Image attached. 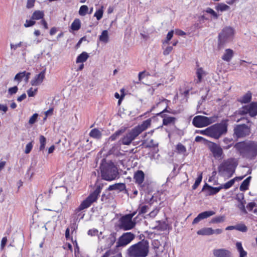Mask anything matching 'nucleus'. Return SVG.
Masks as SVG:
<instances>
[{
    "label": "nucleus",
    "instance_id": "1",
    "mask_svg": "<svg viewBox=\"0 0 257 257\" xmlns=\"http://www.w3.org/2000/svg\"><path fill=\"white\" fill-rule=\"evenodd\" d=\"M239 155L248 161L255 160L257 157V143L248 140L236 143L234 146Z\"/></svg>",
    "mask_w": 257,
    "mask_h": 257
},
{
    "label": "nucleus",
    "instance_id": "2",
    "mask_svg": "<svg viewBox=\"0 0 257 257\" xmlns=\"http://www.w3.org/2000/svg\"><path fill=\"white\" fill-rule=\"evenodd\" d=\"M151 123V119H148L144 121L141 124H139L132 129L129 130L122 138L120 142L123 145H130L138 136L143 132L147 130Z\"/></svg>",
    "mask_w": 257,
    "mask_h": 257
},
{
    "label": "nucleus",
    "instance_id": "3",
    "mask_svg": "<svg viewBox=\"0 0 257 257\" xmlns=\"http://www.w3.org/2000/svg\"><path fill=\"white\" fill-rule=\"evenodd\" d=\"M149 245L147 241L142 240L131 246L127 249L130 257H146L149 251Z\"/></svg>",
    "mask_w": 257,
    "mask_h": 257
},
{
    "label": "nucleus",
    "instance_id": "4",
    "mask_svg": "<svg viewBox=\"0 0 257 257\" xmlns=\"http://www.w3.org/2000/svg\"><path fill=\"white\" fill-rule=\"evenodd\" d=\"M100 170L102 179L106 181L114 180L118 175L117 168L112 162H102Z\"/></svg>",
    "mask_w": 257,
    "mask_h": 257
},
{
    "label": "nucleus",
    "instance_id": "5",
    "mask_svg": "<svg viewBox=\"0 0 257 257\" xmlns=\"http://www.w3.org/2000/svg\"><path fill=\"white\" fill-rule=\"evenodd\" d=\"M234 33L235 31L231 27L226 26L222 29L218 36V49H222L226 43L232 40Z\"/></svg>",
    "mask_w": 257,
    "mask_h": 257
},
{
    "label": "nucleus",
    "instance_id": "6",
    "mask_svg": "<svg viewBox=\"0 0 257 257\" xmlns=\"http://www.w3.org/2000/svg\"><path fill=\"white\" fill-rule=\"evenodd\" d=\"M236 165L237 164L234 159H228L219 166L218 173L223 177L230 178L234 172Z\"/></svg>",
    "mask_w": 257,
    "mask_h": 257
},
{
    "label": "nucleus",
    "instance_id": "7",
    "mask_svg": "<svg viewBox=\"0 0 257 257\" xmlns=\"http://www.w3.org/2000/svg\"><path fill=\"white\" fill-rule=\"evenodd\" d=\"M101 190V187L97 186L95 190L91 193L85 200H83L80 205L75 209V212L78 213L79 212L88 208L91 204L95 202L99 195Z\"/></svg>",
    "mask_w": 257,
    "mask_h": 257
},
{
    "label": "nucleus",
    "instance_id": "8",
    "mask_svg": "<svg viewBox=\"0 0 257 257\" xmlns=\"http://www.w3.org/2000/svg\"><path fill=\"white\" fill-rule=\"evenodd\" d=\"M218 116L217 115H214L211 117L197 115L194 117L192 123L196 127H202L215 122Z\"/></svg>",
    "mask_w": 257,
    "mask_h": 257
},
{
    "label": "nucleus",
    "instance_id": "9",
    "mask_svg": "<svg viewBox=\"0 0 257 257\" xmlns=\"http://www.w3.org/2000/svg\"><path fill=\"white\" fill-rule=\"evenodd\" d=\"M227 131V124L225 121L215 124L210 126L211 137L218 139Z\"/></svg>",
    "mask_w": 257,
    "mask_h": 257
},
{
    "label": "nucleus",
    "instance_id": "10",
    "mask_svg": "<svg viewBox=\"0 0 257 257\" xmlns=\"http://www.w3.org/2000/svg\"><path fill=\"white\" fill-rule=\"evenodd\" d=\"M102 235V232H100L98 235V242L104 248H110L116 241V233L113 232L106 235Z\"/></svg>",
    "mask_w": 257,
    "mask_h": 257
},
{
    "label": "nucleus",
    "instance_id": "11",
    "mask_svg": "<svg viewBox=\"0 0 257 257\" xmlns=\"http://www.w3.org/2000/svg\"><path fill=\"white\" fill-rule=\"evenodd\" d=\"M136 212L123 216L119 219V227L123 230H127L133 228L136 222L132 220Z\"/></svg>",
    "mask_w": 257,
    "mask_h": 257
},
{
    "label": "nucleus",
    "instance_id": "12",
    "mask_svg": "<svg viewBox=\"0 0 257 257\" xmlns=\"http://www.w3.org/2000/svg\"><path fill=\"white\" fill-rule=\"evenodd\" d=\"M234 136L236 138H241L248 136L250 133L249 127L245 124H238L234 127Z\"/></svg>",
    "mask_w": 257,
    "mask_h": 257
},
{
    "label": "nucleus",
    "instance_id": "13",
    "mask_svg": "<svg viewBox=\"0 0 257 257\" xmlns=\"http://www.w3.org/2000/svg\"><path fill=\"white\" fill-rule=\"evenodd\" d=\"M238 113L244 115L248 113L251 117L257 115V102H253L249 105L242 107L238 110Z\"/></svg>",
    "mask_w": 257,
    "mask_h": 257
},
{
    "label": "nucleus",
    "instance_id": "14",
    "mask_svg": "<svg viewBox=\"0 0 257 257\" xmlns=\"http://www.w3.org/2000/svg\"><path fill=\"white\" fill-rule=\"evenodd\" d=\"M135 238V235L131 232L124 233L116 242V247L123 246L130 243Z\"/></svg>",
    "mask_w": 257,
    "mask_h": 257
},
{
    "label": "nucleus",
    "instance_id": "15",
    "mask_svg": "<svg viewBox=\"0 0 257 257\" xmlns=\"http://www.w3.org/2000/svg\"><path fill=\"white\" fill-rule=\"evenodd\" d=\"M167 111V109L165 108L162 111L157 113V115H161L163 118V124L164 125H168L171 124H174L176 120V118L173 116H170L169 115L164 113L165 112Z\"/></svg>",
    "mask_w": 257,
    "mask_h": 257
},
{
    "label": "nucleus",
    "instance_id": "16",
    "mask_svg": "<svg viewBox=\"0 0 257 257\" xmlns=\"http://www.w3.org/2000/svg\"><path fill=\"white\" fill-rule=\"evenodd\" d=\"M209 149L212 152L214 157L217 159L221 158V156L223 154V150L218 145L211 143L209 145Z\"/></svg>",
    "mask_w": 257,
    "mask_h": 257
},
{
    "label": "nucleus",
    "instance_id": "17",
    "mask_svg": "<svg viewBox=\"0 0 257 257\" xmlns=\"http://www.w3.org/2000/svg\"><path fill=\"white\" fill-rule=\"evenodd\" d=\"M45 77V70L41 71L39 74L36 75L33 80H31V83L33 86H38L41 84L43 81Z\"/></svg>",
    "mask_w": 257,
    "mask_h": 257
},
{
    "label": "nucleus",
    "instance_id": "18",
    "mask_svg": "<svg viewBox=\"0 0 257 257\" xmlns=\"http://www.w3.org/2000/svg\"><path fill=\"white\" fill-rule=\"evenodd\" d=\"M213 254L215 257H231L230 251L224 248L214 249Z\"/></svg>",
    "mask_w": 257,
    "mask_h": 257
},
{
    "label": "nucleus",
    "instance_id": "19",
    "mask_svg": "<svg viewBox=\"0 0 257 257\" xmlns=\"http://www.w3.org/2000/svg\"><path fill=\"white\" fill-rule=\"evenodd\" d=\"M215 212L213 211H208L203 212L198 215V216L195 218L192 222L193 224L197 223L201 219L206 218L209 216L215 214Z\"/></svg>",
    "mask_w": 257,
    "mask_h": 257
},
{
    "label": "nucleus",
    "instance_id": "20",
    "mask_svg": "<svg viewBox=\"0 0 257 257\" xmlns=\"http://www.w3.org/2000/svg\"><path fill=\"white\" fill-rule=\"evenodd\" d=\"M234 55V52L230 49L225 50L224 53L222 56V59L226 62H229Z\"/></svg>",
    "mask_w": 257,
    "mask_h": 257
},
{
    "label": "nucleus",
    "instance_id": "21",
    "mask_svg": "<svg viewBox=\"0 0 257 257\" xmlns=\"http://www.w3.org/2000/svg\"><path fill=\"white\" fill-rule=\"evenodd\" d=\"M145 175L144 172L139 170L135 174L134 179L136 181V182L139 184H142L144 180Z\"/></svg>",
    "mask_w": 257,
    "mask_h": 257
},
{
    "label": "nucleus",
    "instance_id": "22",
    "mask_svg": "<svg viewBox=\"0 0 257 257\" xmlns=\"http://www.w3.org/2000/svg\"><path fill=\"white\" fill-rule=\"evenodd\" d=\"M125 189V185L123 183H117L109 186L108 188V190H119L121 191Z\"/></svg>",
    "mask_w": 257,
    "mask_h": 257
},
{
    "label": "nucleus",
    "instance_id": "23",
    "mask_svg": "<svg viewBox=\"0 0 257 257\" xmlns=\"http://www.w3.org/2000/svg\"><path fill=\"white\" fill-rule=\"evenodd\" d=\"M197 233L201 235H210L212 234V228L210 227L203 228L198 230Z\"/></svg>",
    "mask_w": 257,
    "mask_h": 257
},
{
    "label": "nucleus",
    "instance_id": "24",
    "mask_svg": "<svg viewBox=\"0 0 257 257\" xmlns=\"http://www.w3.org/2000/svg\"><path fill=\"white\" fill-rule=\"evenodd\" d=\"M100 41L107 43L109 40L108 32L107 30H103L99 37Z\"/></svg>",
    "mask_w": 257,
    "mask_h": 257
},
{
    "label": "nucleus",
    "instance_id": "25",
    "mask_svg": "<svg viewBox=\"0 0 257 257\" xmlns=\"http://www.w3.org/2000/svg\"><path fill=\"white\" fill-rule=\"evenodd\" d=\"M44 16V13L43 11H36L34 12L31 17L32 20H39L43 19Z\"/></svg>",
    "mask_w": 257,
    "mask_h": 257
},
{
    "label": "nucleus",
    "instance_id": "26",
    "mask_svg": "<svg viewBox=\"0 0 257 257\" xmlns=\"http://www.w3.org/2000/svg\"><path fill=\"white\" fill-rule=\"evenodd\" d=\"M88 57V54L86 52H84L78 56L76 59V63H83L87 60Z\"/></svg>",
    "mask_w": 257,
    "mask_h": 257
},
{
    "label": "nucleus",
    "instance_id": "27",
    "mask_svg": "<svg viewBox=\"0 0 257 257\" xmlns=\"http://www.w3.org/2000/svg\"><path fill=\"white\" fill-rule=\"evenodd\" d=\"M250 179L251 177L249 176L242 182L239 187V189L241 191H245L248 189V186L249 185Z\"/></svg>",
    "mask_w": 257,
    "mask_h": 257
},
{
    "label": "nucleus",
    "instance_id": "28",
    "mask_svg": "<svg viewBox=\"0 0 257 257\" xmlns=\"http://www.w3.org/2000/svg\"><path fill=\"white\" fill-rule=\"evenodd\" d=\"M236 247L239 252V257H245L246 256L247 252L244 250L241 242H236Z\"/></svg>",
    "mask_w": 257,
    "mask_h": 257
},
{
    "label": "nucleus",
    "instance_id": "29",
    "mask_svg": "<svg viewBox=\"0 0 257 257\" xmlns=\"http://www.w3.org/2000/svg\"><path fill=\"white\" fill-rule=\"evenodd\" d=\"M81 27V22L78 19H75L71 24V28L73 31H78Z\"/></svg>",
    "mask_w": 257,
    "mask_h": 257
},
{
    "label": "nucleus",
    "instance_id": "30",
    "mask_svg": "<svg viewBox=\"0 0 257 257\" xmlns=\"http://www.w3.org/2000/svg\"><path fill=\"white\" fill-rule=\"evenodd\" d=\"M225 216H218L213 217L210 221V223H219L223 222L225 221Z\"/></svg>",
    "mask_w": 257,
    "mask_h": 257
},
{
    "label": "nucleus",
    "instance_id": "31",
    "mask_svg": "<svg viewBox=\"0 0 257 257\" xmlns=\"http://www.w3.org/2000/svg\"><path fill=\"white\" fill-rule=\"evenodd\" d=\"M89 136L95 139H99L101 136V133L98 129L94 128L90 132Z\"/></svg>",
    "mask_w": 257,
    "mask_h": 257
},
{
    "label": "nucleus",
    "instance_id": "32",
    "mask_svg": "<svg viewBox=\"0 0 257 257\" xmlns=\"http://www.w3.org/2000/svg\"><path fill=\"white\" fill-rule=\"evenodd\" d=\"M251 99V93L249 92L246 93L244 94L240 99V102L241 103H248L249 102Z\"/></svg>",
    "mask_w": 257,
    "mask_h": 257
},
{
    "label": "nucleus",
    "instance_id": "33",
    "mask_svg": "<svg viewBox=\"0 0 257 257\" xmlns=\"http://www.w3.org/2000/svg\"><path fill=\"white\" fill-rule=\"evenodd\" d=\"M205 74V72L203 71L202 68H199L197 70L196 75L197 77V80L196 83H199L201 81L202 76Z\"/></svg>",
    "mask_w": 257,
    "mask_h": 257
},
{
    "label": "nucleus",
    "instance_id": "34",
    "mask_svg": "<svg viewBox=\"0 0 257 257\" xmlns=\"http://www.w3.org/2000/svg\"><path fill=\"white\" fill-rule=\"evenodd\" d=\"M202 191H205L207 195H214L213 187L209 186L207 184H205V185L202 188Z\"/></svg>",
    "mask_w": 257,
    "mask_h": 257
},
{
    "label": "nucleus",
    "instance_id": "35",
    "mask_svg": "<svg viewBox=\"0 0 257 257\" xmlns=\"http://www.w3.org/2000/svg\"><path fill=\"white\" fill-rule=\"evenodd\" d=\"M25 75H26V71L20 72L16 74V75L14 77V80L18 81V83H19L22 80V79L24 78Z\"/></svg>",
    "mask_w": 257,
    "mask_h": 257
},
{
    "label": "nucleus",
    "instance_id": "36",
    "mask_svg": "<svg viewBox=\"0 0 257 257\" xmlns=\"http://www.w3.org/2000/svg\"><path fill=\"white\" fill-rule=\"evenodd\" d=\"M88 11V7L86 5L81 6L79 10V14L81 16H85Z\"/></svg>",
    "mask_w": 257,
    "mask_h": 257
},
{
    "label": "nucleus",
    "instance_id": "37",
    "mask_svg": "<svg viewBox=\"0 0 257 257\" xmlns=\"http://www.w3.org/2000/svg\"><path fill=\"white\" fill-rule=\"evenodd\" d=\"M40 146L39 148V150L40 151H43L44 150L45 147V145L46 143V139L45 137L42 135H41L39 139Z\"/></svg>",
    "mask_w": 257,
    "mask_h": 257
},
{
    "label": "nucleus",
    "instance_id": "38",
    "mask_svg": "<svg viewBox=\"0 0 257 257\" xmlns=\"http://www.w3.org/2000/svg\"><path fill=\"white\" fill-rule=\"evenodd\" d=\"M103 6H101V8L96 11L94 14V16L95 17L97 20H100L103 16Z\"/></svg>",
    "mask_w": 257,
    "mask_h": 257
},
{
    "label": "nucleus",
    "instance_id": "39",
    "mask_svg": "<svg viewBox=\"0 0 257 257\" xmlns=\"http://www.w3.org/2000/svg\"><path fill=\"white\" fill-rule=\"evenodd\" d=\"M229 8L228 6L222 3L219 4L216 8V10L220 11L221 12L227 11Z\"/></svg>",
    "mask_w": 257,
    "mask_h": 257
},
{
    "label": "nucleus",
    "instance_id": "40",
    "mask_svg": "<svg viewBox=\"0 0 257 257\" xmlns=\"http://www.w3.org/2000/svg\"><path fill=\"white\" fill-rule=\"evenodd\" d=\"M124 130H120L117 131H116L115 133H114L112 135H111L110 138L109 140L111 141H114L116 139V138L119 137L122 133L124 132Z\"/></svg>",
    "mask_w": 257,
    "mask_h": 257
},
{
    "label": "nucleus",
    "instance_id": "41",
    "mask_svg": "<svg viewBox=\"0 0 257 257\" xmlns=\"http://www.w3.org/2000/svg\"><path fill=\"white\" fill-rule=\"evenodd\" d=\"M246 202L245 200H240V202H239L238 204V207L239 209L244 213L246 214L247 211L245 208V204Z\"/></svg>",
    "mask_w": 257,
    "mask_h": 257
},
{
    "label": "nucleus",
    "instance_id": "42",
    "mask_svg": "<svg viewBox=\"0 0 257 257\" xmlns=\"http://www.w3.org/2000/svg\"><path fill=\"white\" fill-rule=\"evenodd\" d=\"M202 179V173H200L196 180H195V183L192 186V189L195 190L200 184Z\"/></svg>",
    "mask_w": 257,
    "mask_h": 257
},
{
    "label": "nucleus",
    "instance_id": "43",
    "mask_svg": "<svg viewBox=\"0 0 257 257\" xmlns=\"http://www.w3.org/2000/svg\"><path fill=\"white\" fill-rule=\"evenodd\" d=\"M176 149L179 153L185 154L186 151V148L181 144H178L176 146Z\"/></svg>",
    "mask_w": 257,
    "mask_h": 257
},
{
    "label": "nucleus",
    "instance_id": "44",
    "mask_svg": "<svg viewBox=\"0 0 257 257\" xmlns=\"http://www.w3.org/2000/svg\"><path fill=\"white\" fill-rule=\"evenodd\" d=\"M196 133H200L204 135H206L211 137L210 126L204 130L197 131H196Z\"/></svg>",
    "mask_w": 257,
    "mask_h": 257
},
{
    "label": "nucleus",
    "instance_id": "45",
    "mask_svg": "<svg viewBox=\"0 0 257 257\" xmlns=\"http://www.w3.org/2000/svg\"><path fill=\"white\" fill-rule=\"evenodd\" d=\"M235 229L242 232H246L247 228L244 224H239L235 225Z\"/></svg>",
    "mask_w": 257,
    "mask_h": 257
},
{
    "label": "nucleus",
    "instance_id": "46",
    "mask_svg": "<svg viewBox=\"0 0 257 257\" xmlns=\"http://www.w3.org/2000/svg\"><path fill=\"white\" fill-rule=\"evenodd\" d=\"M256 206V204L255 203L253 202H250L249 203L247 206H246V208L247 209L251 211H253V212L254 213H257V209H254L253 210V208Z\"/></svg>",
    "mask_w": 257,
    "mask_h": 257
},
{
    "label": "nucleus",
    "instance_id": "47",
    "mask_svg": "<svg viewBox=\"0 0 257 257\" xmlns=\"http://www.w3.org/2000/svg\"><path fill=\"white\" fill-rule=\"evenodd\" d=\"M235 179H233L227 182V183H225L223 185H222L221 186H223V188L227 189L231 187L234 183Z\"/></svg>",
    "mask_w": 257,
    "mask_h": 257
},
{
    "label": "nucleus",
    "instance_id": "48",
    "mask_svg": "<svg viewBox=\"0 0 257 257\" xmlns=\"http://www.w3.org/2000/svg\"><path fill=\"white\" fill-rule=\"evenodd\" d=\"M38 114L37 113H34L30 118L29 120V123L30 124H33L34 123L36 122L37 118H38Z\"/></svg>",
    "mask_w": 257,
    "mask_h": 257
},
{
    "label": "nucleus",
    "instance_id": "49",
    "mask_svg": "<svg viewBox=\"0 0 257 257\" xmlns=\"http://www.w3.org/2000/svg\"><path fill=\"white\" fill-rule=\"evenodd\" d=\"M206 12L207 13L210 14L215 19H217L218 18V15L211 8H208L206 10Z\"/></svg>",
    "mask_w": 257,
    "mask_h": 257
},
{
    "label": "nucleus",
    "instance_id": "50",
    "mask_svg": "<svg viewBox=\"0 0 257 257\" xmlns=\"http://www.w3.org/2000/svg\"><path fill=\"white\" fill-rule=\"evenodd\" d=\"M18 90V88L17 86H15L13 87H11L8 89V93L11 94L13 95L14 94H16Z\"/></svg>",
    "mask_w": 257,
    "mask_h": 257
},
{
    "label": "nucleus",
    "instance_id": "51",
    "mask_svg": "<svg viewBox=\"0 0 257 257\" xmlns=\"http://www.w3.org/2000/svg\"><path fill=\"white\" fill-rule=\"evenodd\" d=\"M33 148V144L32 142H30L29 144H28L25 148V153L26 154H29Z\"/></svg>",
    "mask_w": 257,
    "mask_h": 257
},
{
    "label": "nucleus",
    "instance_id": "52",
    "mask_svg": "<svg viewBox=\"0 0 257 257\" xmlns=\"http://www.w3.org/2000/svg\"><path fill=\"white\" fill-rule=\"evenodd\" d=\"M37 90V89H33V88H30L27 91V93H28V96L29 97H33V96H34L35 95V93H36Z\"/></svg>",
    "mask_w": 257,
    "mask_h": 257
},
{
    "label": "nucleus",
    "instance_id": "53",
    "mask_svg": "<svg viewBox=\"0 0 257 257\" xmlns=\"http://www.w3.org/2000/svg\"><path fill=\"white\" fill-rule=\"evenodd\" d=\"M34 20H26L25 24H24V26L25 27H29L33 26L35 24V21H33Z\"/></svg>",
    "mask_w": 257,
    "mask_h": 257
},
{
    "label": "nucleus",
    "instance_id": "54",
    "mask_svg": "<svg viewBox=\"0 0 257 257\" xmlns=\"http://www.w3.org/2000/svg\"><path fill=\"white\" fill-rule=\"evenodd\" d=\"M173 50L172 46H168L163 51V54L165 56L168 55Z\"/></svg>",
    "mask_w": 257,
    "mask_h": 257
},
{
    "label": "nucleus",
    "instance_id": "55",
    "mask_svg": "<svg viewBox=\"0 0 257 257\" xmlns=\"http://www.w3.org/2000/svg\"><path fill=\"white\" fill-rule=\"evenodd\" d=\"M148 206L147 205L143 206L141 207L140 210L139 211V214H144L147 212Z\"/></svg>",
    "mask_w": 257,
    "mask_h": 257
},
{
    "label": "nucleus",
    "instance_id": "56",
    "mask_svg": "<svg viewBox=\"0 0 257 257\" xmlns=\"http://www.w3.org/2000/svg\"><path fill=\"white\" fill-rule=\"evenodd\" d=\"M173 36V31H171L169 32L166 37V40L165 42L166 43H168L169 41L172 39Z\"/></svg>",
    "mask_w": 257,
    "mask_h": 257
},
{
    "label": "nucleus",
    "instance_id": "57",
    "mask_svg": "<svg viewBox=\"0 0 257 257\" xmlns=\"http://www.w3.org/2000/svg\"><path fill=\"white\" fill-rule=\"evenodd\" d=\"M88 233L89 235H90L91 236L92 235H95L99 234V233H98V231L97 229H90L88 231Z\"/></svg>",
    "mask_w": 257,
    "mask_h": 257
},
{
    "label": "nucleus",
    "instance_id": "58",
    "mask_svg": "<svg viewBox=\"0 0 257 257\" xmlns=\"http://www.w3.org/2000/svg\"><path fill=\"white\" fill-rule=\"evenodd\" d=\"M35 0H28L27 7L28 9L31 8L34 6Z\"/></svg>",
    "mask_w": 257,
    "mask_h": 257
},
{
    "label": "nucleus",
    "instance_id": "59",
    "mask_svg": "<svg viewBox=\"0 0 257 257\" xmlns=\"http://www.w3.org/2000/svg\"><path fill=\"white\" fill-rule=\"evenodd\" d=\"M21 45H22V42H20L18 44H15V45H14L13 44H11V48L12 49L16 50L17 48L21 47Z\"/></svg>",
    "mask_w": 257,
    "mask_h": 257
},
{
    "label": "nucleus",
    "instance_id": "60",
    "mask_svg": "<svg viewBox=\"0 0 257 257\" xmlns=\"http://www.w3.org/2000/svg\"><path fill=\"white\" fill-rule=\"evenodd\" d=\"M7 238L6 237H4L2 238V240L1 241V244L2 249H3V248L4 247V246H5V245L7 243Z\"/></svg>",
    "mask_w": 257,
    "mask_h": 257
},
{
    "label": "nucleus",
    "instance_id": "61",
    "mask_svg": "<svg viewBox=\"0 0 257 257\" xmlns=\"http://www.w3.org/2000/svg\"><path fill=\"white\" fill-rule=\"evenodd\" d=\"M153 245L155 248L158 249L160 245V242L158 240H155L153 242Z\"/></svg>",
    "mask_w": 257,
    "mask_h": 257
},
{
    "label": "nucleus",
    "instance_id": "62",
    "mask_svg": "<svg viewBox=\"0 0 257 257\" xmlns=\"http://www.w3.org/2000/svg\"><path fill=\"white\" fill-rule=\"evenodd\" d=\"M175 33L179 36H184L186 35V33L181 30H176Z\"/></svg>",
    "mask_w": 257,
    "mask_h": 257
},
{
    "label": "nucleus",
    "instance_id": "63",
    "mask_svg": "<svg viewBox=\"0 0 257 257\" xmlns=\"http://www.w3.org/2000/svg\"><path fill=\"white\" fill-rule=\"evenodd\" d=\"M222 188H223V186H220L218 187H213V194H216L217 193H218Z\"/></svg>",
    "mask_w": 257,
    "mask_h": 257
},
{
    "label": "nucleus",
    "instance_id": "64",
    "mask_svg": "<svg viewBox=\"0 0 257 257\" xmlns=\"http://www.w3.org/2000/svg\"><path fill=\"white\" fill-rule=\"evenodd\" d=\"M26 98V94L25 93H23L21 96L18 97L17 100L19 102L22 101L24 99H25Z\"/></svg>",
    "mask_w": 257,
    "mask_h": 257
}]
</instances>
